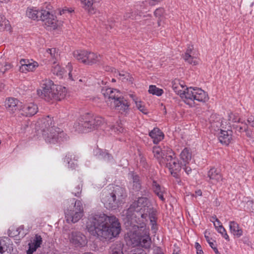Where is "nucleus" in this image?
Segmentation results:
<instances>
[{
	"mask_svg": "<svg viewBox=\"0 0 254 254\" xmlns=\"http://www.w3.org/2000/svg\"><path fill=\"white\" fill-rule=\"evenodd\" d=\"M101 93L104 96L106 103L111 106L115 103V101L118 100L122 97L119 90L111 88H103Z\"/></svg>",
	"mask_w": 254,
	"mask_h": 254,
	"instance_id": "nucleus-11",
	"label": "nucleus"
},
{
	"mask_svg": "<svg viewBox=\"0 0 254 254\" xmlns=\"http://www.w3.org/2000/svg\"><path fill=\"white\" fill-rule=\"evenodd\" d=\"M234 128H235L237 131H239V132H241L242 131H246L248 128V127L246 125H245L244 127L236 126H234Z\"/></svg>",
	"mask_w": 254,
	"mask_h": 254,
	"instance_id": "nucleus-51",
	"label": "nucleus"
},
{
	"mask_svg": "<svg viewBox=\"0 0 254 254\" xmlns=\"http://www.w3.org/2000/svg\"><path fill=\"white\" fill-rule=\"evenodd\" d=\"M86 228L91 235L105 239L116 237L121 231L119 219L114 215L108 216L104 213L90 215Z\"/></svg>",
	"mask_w": 254,
	"mask_h": 254,
	"instance_id": "nucleus-1",
	"label": "nucleus"
},
{
	"mask_svg": "<svg viewBox=\"0 0 254 254\" xmlns=\"http://www.w3.org/2000/svg\"><path fill=\"white\" fill-rule=\"evenodd\" d=\"M87 51L78 50L73 52L74 57L79 62L86 64V57Z\"/></svg>",
	"mask_w": 254,
	"mask_h": 254,
	"instance_id": "nucleus-35",
	"label": "nucleus"
},
{
	"mask_svg": "<svg viewBox=\"0 0 254 254\" xmlns=\"http://www.w3.org/2000/svg\"><path fill=\"white\" fill-rule=\"evenodd\" d=\"M86 57V64L91 65L96 63L100 60V56L96 54L87 51Z\"/></svg>",
	"mask_w": 254,
	"mask_h": 254,
	"instance_id": "nucleus-31",
	"label": "nucleus"
},
{
	"mask_svg": "<svg viewBox=\"0 0 254 254\" xmlns=\"http://www.w3.org/2000/svg\"><path fill=\"white\" fill-rule=\"evenodd\" d=\"M21 114L26 116L31 117L36 114L38 112L37 105L30 103L24 105L20 110Z\"/></svg>",
	"mask_w": 254,
	"mask_h": 254,
	"instance_id": "nucleus-17",
	"label": "nucleus"
},
{
	"mask_svg": "<svg viewBox=\"0 0 254 254\" xmlns=\"http://www.w3.org/2000/svg\"><path fill=\"white\" fill-rule=\"evenodd\" d=\"M80 1L83 5V8L87 10L90 14H93L95 13V9L92 6L94 0H80Z\"/></svg>",
	"mask_w": 254,
	"mask_h": 254,
	"instance_id": "nucleus-32",
	"label": "nucleus"
},
{
	"mask_svg": "<svg viewBox=\"0 0 254 254\" xmlns=\"http://www.w3.org/2000/svg\"><path fill=\"white\" fill-rule=\"evenodd\" d=\"M183 94L182 99L190 106L194 104V101L206 102L209 99L208 94L204 90L197 87L187 88L186 93Z\"/></svg>",
	"mask_w": 254,
	"mask_h": 254,
	"instance_id": "nucleus-7",
	"label": "nucleus"
},
{
	"mask_svg": "<svg viewBox=\"0 0 254 254\" xmlns=\"http://www.w3.org/2000/svg\"><path fill=\"white\" fill-rule=\"evenodd\" d=\"M51 71L54 74L59 76L61 78L64 73V69L61 66L57 64L56 62L54 61L53 62V65L52 66Z\"/></svg>",
	"mask_w": 254,
	"mask_h": 254,
	"instance_id": "nucleus-36",
	"label": "nucleus"
},
{
	"mask_svg": "<svg viewBox=\"0 0 254 254\" xmlns=\"http://www.w3.org/2000/svg\"><path fill=\"white\" fill-rule=\"evenodd\" d=\"M18 100L16 98L10 97L6 99L5 107L8 112L10 114H13L17 110Z\"/></svg>",
	"mask_w": 254,
	"mask_h": 254,
	"instance_id": "nucleus-24",
	"label": "nucleus"
},
{
	"mask_svg": "<svg viewBox=\"0 0 254 254\" xmlns=\"http://www.w3.org/2000/svg\"><path fill=\"white\" fill-rule=\"evenodd\" d=\"M195 193L197 195L201 196L202 195V192L200 190H197L195 191Z\"/></svg>",
	"mask_w": 254,
	"mask_h": 254,
	"instance_id": "nucleus-63",
	"label": "nucleus"
},
{
	"mask_svg": "<svg viewBox=\"0 0 254 254\" xmlns=\"http://www.w3.org/2000/svg\"><path fill=\"white\" fill-rule=\"evenodd\" d=\"M40 20L44 22V26L48 30H55L60 25V23L57 18L49 11L45 10Z\"/></svg>",
	"mask_w": 254,
	"mask_h": 254,
	"instance_id": "nucleus-12",
	"label": "nucleus"
},
{
	"mask_svg": "<svg viewBox=\"0 0 254 254\" xmlns=\"http://www.w3.org/2000/svg\"><path fill=\"white\" fill-rule=\"evenodd\" d=\"M152 189L153 192L156 195H157L159 199L163 202L165 201V199L164 197L165 189L163 187H161L155 180H152Z\"/></svg>",
	"mask_w": 254,
	"mask_h": 254,
	"instance_id": "nucleus-25",
	"label": "nucleus"
},
{
	"mask_svg": "<svg viewBox=\"0 0 254 254\" xmlns=\"http://www.w3.org/2000/svg\"><path fill=\"white\" fill-rule=\"evenodd\" d=\"M185 85H184V82L183 81H181L179 79H175L172 82V88L174 91L176 92L178 94L180 95V97L182 99L183 94L186 93V89L185 90H183L182 89L184 88Z\"/></svg>",
	"mask_w": 254,
	"mask_h": 254,
	"instance_id": "nucleus-26",
	"label": "nucleus"
},
{
	"mask_svg": "<svg viewBox=\"0 0 254 254\" xmlns=\"http://www.w3.org/2000/svg\"><path fill=\"white\" fill-rule=\"evenodd\" d=\"M20 63L21 64V66H23L27 64H28V63H30V62L28 60L22 59L20 60Z\"/></svg>",
	"mask_w": 254,
	"mask_h": 254,
	"instance_id": "nucleus-56",
	"label": "nucleus"
},
{
	"mask_svg": "<svg viewBox=\"0 0 254 254\" xmlns=\"http://www.w3.org/2000/svg\"><path fill=\"white\" fill-rule=\"evenodd\" d=\"M148 92L153 95L160 96L163 93V90L162 89L157 87L155 85H150Z\"/></svg>",
	"mask_w": 254,
	"mask_h": 254,
	"instance_id": "nucleus-42",
	"label": "nucleus"
},
{
	"mask_svg": "<svg viewBox=\"0 0 254 254\" xmlns=\"http://www.w3.org/2000/svg\"><path fill=\"white\" fill-rule=\"evenodd\" d=\"M110 190V192L113 195V197L122 204L123 200L127 196L125 189L119 186H115L113 187L112 190Z\"/></svg>",
	"mask_w": 254,
	"mask_h": 254,
	"instance_id": "nucleus-15",
	"label": "nucleus"
},
{
	"mask_svg": "<svg viewBox=\"0 0 254 254\" xmlns=\"http://www.w3.org/2000/svg\"><path fill=\"white\" fill-rule=\"evenodd\" d=\"M147 219L148 217L150 219V224L151 225V229H154L156 225V212L153 208L146 214Z\"/></svg>",
	"mask_w": 254,
	"mask_h": 254,
	"instance_id": "nucleus-39",
	"label": "nucleus"
},
{
	"mask_svg": "<svg viewBox=\"0 0 254 254\" xmlns=\"http://www.w3.org/2000/svg\"><path fill=\"white\" fill-rule=\"evenodd\" d=\"M195 248L196 249V251L202 249L200 245L197 242L195 243Z\"/></svg>",
	"mask_w": 254,
	"mask_h": 254,
	"instance_id": "nucleus-60",
	"label": "nucleus"
},
{
	"mask_svg": "<svg viewBox=\"0 0 254 254\" xmlns=\"http://www.w3.org/2000/svg\"><path fill=\"white\" fill-rule=\"evenodd\" d=\"M38 66V64L36 62L28 63L27 64L20 66L19 70L22 72H27L34 71Z\"/></svg>",
	"mask_w": 254,
	"mask_h": 254,
	"instance_id": "nucleus-33",
	"label": "nucleus"
},
{
	"mask_svg": "<svg viewBox=\"0 0 254 254\" xmlns=\"http://www.w3.org/2000/svg\"><path fill=\"white\" fill-rule=\"evenodd\" d=\"M167 147H164L163 150L159 146H156L153 147L152 152L154 156L161 165H163L166 161V150Z\"/></svg>",
	"mask_w": 254,
	"mask_h": 254,
	"instance_id": "nucleus-16",
	"label": "nucleus"
},
{
	"mask_svg": "<svg viewBox=\"0 0 254 254\" xmlns=\"http://www.w3.org/2000/svg\"><path fill=\"white\" fill-rule=\"evenodd\" d=\"M196 254H203V252L202 249L196 251Z\"/></svg>",
	"mask_w": 254,
	"mask_h": 254,
	"instance_id": "nucleus-64",
	"label": "nucleus"
},
{
	"mask_svg": "<svg viewBox=\"0 0 254 254\" xmlns=\"http://www.w3.org/2000/svg\"><path fill=\"white\" fill-rule=\"evenodd\" d=\"M132 254H147L146 253L142 250H138L135 253Z\"/></svg>",
	"mask_w": 254,
	"mask_h": 254,
	"instance_id": "nucleus-58",
	"label": "nucleus"
},
{
	"mask_svg": "<svg viewBox=\"0 0 254 254\" xmlns=\"http://www.w3.org/2000/svg\"><path fill=\"white\" fill-rule=\"evenodd\" d=\"M134 102L136 105V107L144 114H147L148 113L147 109L144 106L143 103L141 101L135 100Z\"/></svg>",
	"mask_w": 254,
	"mask_h": 254,
	"instance_id": "nucleus-44",
	"label": "nucleus"
},
{
	"mask_svg": "<svg viewBox=\"0 0 254 254\" xmlns=\"http://www.w3.org/2000/svg\"><path fill=\"white\" fill-rule=\"evenodd\" d=\"M141 188V184L138 175H132V189L135 191H139Z\"/></svg>",
	"mask_w": 254,
	"mask_h": 254,
	"instance_id": "nucleus-41",
	"label": "nucleus"
},
{
	"mask_svg": "<svg viewBox=\"0 0 254 254\" xmlns=\"http://www.w3.org/2000/svg\"><path fill=\"white\" fill-rule=\"evenodd\" d=\"M209 246L210 247L214 250L215 253L216 254H221L216 247L215 246V245L213 244V243H209Z\"/></svg>",
	"mask_w": 254,
	"mask_h": 254,
	"instance_id": "nucleus-53",
	"label": "nucleus"
},
{
	"mask_svg": "<svg viewBox=\"0 0 254 254\" xmlns=\"http://www.w3.org/2000/svg\"><path fill=\"white\" fill-rule=\"evenodd\" d=\"M166 151V161L163 165L169 169L171 175L177 179V182L179 184L181 180L179 179V173L181 170L182 166L172 149L167 147Z\"/></svg>",
	"mask_w": 254,
	"mask_h": 254,
	"instance_id": "nucleus-8",
	"label": "nucleus"
},
{
	"mask_svg": "<svg viewBox=\"0 0 254 254\" xmlns=\"http://www.w3.org/2000/svg\"><path fill=\"white\" fill-rule=\"evenodd\" d=\"M209 182L212 184H216L222 180V177L220 172L215 168H211L207 173Z\"/></svg>",
	"mask_w": 254,
	"mask_h": 254,
	"instance_id": "nucleus-21",
	"label": "nucleus"
},
{
	"mask_svg": "<svg viewBox=\"0 0 254 254\" xmlns=\"http://www.w3.org/2000/svg\"><path fill=\"white\" fill-rule=\"evenodd\" d=\"M78 157L73 153L69 152L66 154L64 158V162L67 164V166L71 169H75L77 166Z\"/></svg>",
	"mask_w": 254,
	"mask_h": 254,
	"instance_id": "nucleus-23",
	"label": "nucleus"
},
{
	"mask_svg": "<svg viewBox=\"0 0 254 254\" xmlns=\"http://www.w3.org/2000/svg\"><path fill=\"white\" fill-rule=\"evenodd\" d=\"M38 95L47 102H55L64 99L66 94L64 87L55 84L51 80L43 81L41 88L37 89Z\"/></svg>",
	"mask_w": 254,
	"mask_h": 254,
	"instance_id": "nucleus-4",
	"label": "nucleus"
},
{
	"mask_svg": "<svg viewBox=\"0 0 254 254\" xmlns=\"http://www.w3.org/2000/svg\"><path fill=\"white\" fill-rule=\"evenodd\" d=\"M47 57L50 56V58L53 60H57L59 56L58 52L56 48L48 49L46 50Z\"/></svg>",
	"mask_w": 254,
	"mask_h": 254,
	"instance_id": "nucleus-43",
	"label": "nucleus"
},
{
	"mask_svg": "<svg viewBox=\"0 0 254 254\" xmlns=\"http://www.w3.org/2000/svg\"><path fill=\"white\" fill-rule=\"evenodd\" d=\"M44 11H45V10H38L35 7H28L26 11V14L27 17L33 20H40L43 16V14H44Z\"/></svg>",
	"mask_w": 254,
	"mask_h": 254,
	"instance_id": "nucleus-18",
	"label": "nucleus"
},
{
	"mask_svg": "<svg viewBox=\"0 0 254 254\" xmlns=\"http://www.w3.org/2000/svg\"><path fill=\"white\" fill-rule=\"evenodd\" d=\"M215 218V222H213L214 223H215L217 226H222L220 221L217 219V217H214Z\"/></svg>",
	"mask_w": 254,
	"mask_h": 254,
	"instance_id": "nucleus-59",
	"label": "nucleus"
},
{
	"mask_svg": "<svg viewBox=\"0 0 254 254\" xmlns=\"http://www.w3.org/2000/svg\"><path fill=\"white\" fill-rule=\"evenodd\" d=\"M104 119L100 117H94L91 114L81 116L74 123L73 128L78 133L87 132L100 127Z\"/></svg>",
	"mask_w": 254,
	"mask_h": 254,
	"instance_id": "nucleus-5",
	"label": "nucleus"
},
{
	"mask_svg": "<svg viewBox=\"0 0 254 254\" xmlns=\"http://www.w3.org/2000/svg\"><path fill=\"white\" fill-rule=\"evenodd\" d=\"M193 50V46L189 45L183 57L185 62L195 65L198 64V61L196 57L191 55Z\"/></svg>",
	"mask_w": 254,
	"mask_h": 254,
	"instance_id": "nucleus-20",
	"label": "nucleus"
},
{
	"mask_svg": "<svg viewBox=\"0 0 254 254\" xmlns=\"http://www.w3.org/2000/svg\"><path fill=\"white\" fill-rule=\"evenodd\" d=\"M153 209L150 202L146 197H140L135 200L130 205L128 210L130 212L135 211V217H138L136 220L137 224L146 223L147 213Z\"/></svg>",
	"mask_w": 254,
	"mask_h": 254,
	"instance_id": "nucleus-6",
	"label": "nucleus"
},
{
	"mask_svg": "<svg viewBox=\"0 0 254 254\" xmlns=\"http://www.w3.org/2000/svg\"><path fill=\"white\" fill-rule=\"evenodd\" d=\"M248 121L250 123H251L252 124V126L254 127V117L253 118H249L248 120Z\"/></svg>",
	"mask_w": 254,
	"mask_h": 254,
	"instance_id": "nucleus-62",
	"label": "nucleus"
},
{
	"mask_svg": "<svg viewBox=\"0 0 254 254\" xmlns=\"http://www.w3.org/2000/svg\"><path fill=\"white\" fill-rule=\"evenodd\" d=\"M111 129L112 131H114V132L117 133L122 132L124 130L123 127L120 125H118L116 127H111Z\"/></svg>",
	"mask_w": 254,
	"mask_h": 254,
	"instance_id": "nucleus-49",
	"label": "nucleus"
},
{
	"mask_svg": "<svg viewBox=\"0 0 254 254\" xmlns=\"http://www.w3.org/2000/svg\"><path fill=\"white\" fill-rule=\"evenodd\" d=\"M94 153L99 159H103L105 161L109 162L113 160V156L106 150H102L97 148L94 151Z\"/></svg>",
	"mask_w": 254,
	"mask_h": 254,
	"instance_id": "nucleus-27",
	"label": "nucleus"
},
{
	"mask_svg": "<svg viewBox=\"0 0 254 254\" xmlns=\"http://www.w3.org/2000/svg\"><path fill=\"white\" fill-rule=\"evenodd\" d=\"M210 124H211V127L212 128H214L215 126H216L217 127H219V126L221 125V123L219 122H212L211 121H210Z\"/></svg>",
	"mask_w": 254,
	"mask_h": 254,
	"instance_id": "nucleus-55",
	"label": "nucleus"
},
{
	"mask_svg": "<svg viewBox=\"0 0 254 254\" xmlns=\"http://www.w3.org/2000/svg\"><path fill=\"white\" fill-rule=\"evenodd\" d=\"M40 125L42 137L48 143H61L69 138L62 129L54 126L53 120L49 117L42 119Z\"/></svg>",
	"mask_w": 254,
	"mask_h": 254,
	"instance_id": "nucleus-2",
	"label": "nucleus"
},
{
	"mask_svg": "<svg viewBox=\"0 0 254 254\" xmlns=\"http://www.w3.org/2000/svg\"><path fill=\"white\" fill-rule=\"evenodd\" d=\"M226 240L229 241L230 240L228 235L227 234L226 231L223 233V235H222Z\"/></svg>",
	"mask_w": 254,
	"mask_h": 254,
	"instance_id": "nucleus-61",
	"label": "nucleus"
},
{
	"mask_svg": "<svg viewBox=\"0 0 254 254\" xmlns=\"http://www.w3.org/2000/svg\"><path fill=\"white\" fill-rule=\"evenodd\" d=\"M42 243V238L38 234H36L31 243H29V249L27 251V254H33V253L39 248Z\"/></svg>",
	"mask_w": 254,
	"mask_h": 254,
	"instance_id": "nucleus-22",
	"label": "nucleus"
},
{
	"mask_svg": "<svg viewBox=\"0 0 254 254\" xmlns=\"http://www.w3.org/2000/svg\"><path fill=\"white\" fill-rule=\"evenodd\" d=\"M83 208L80 200L74 201V205L69 207L65 211V215L67 222L76 223L83 216Z\"/></svg>",
	"mask_w": 254,
	"mask_h": 254,
	"instance_id": "nucleus-9",
	"label": "nucleus"
},
{
	"mask_svg": "<svg viewBox=\"0 0 254 254\" xmlns=\"http://www.w3.org/2000/svg\"><path fill=\"white\" fill-rule=\"evenodd\" d=\"M11 27L8 20H6L2 14L0 13V31L6 30H10Z\"/></svg>",
	"mask_w": 254,
	"mask_h": 254,
	"instance_id": "nucleus-38",
	"label": "nucleus"
},
{
	"mask_svg": "<svg viewBox=\"0 0 254 254\" xmlns=\"http://www.w3.org/2000/svg\"><path fill=\"white\" fill-rule=\"evenodd\" d=\"M164 12V8L160 7L156 9L154 12V15L157 17H160L162 16Z\"/></svg>",
	"mask_w": 254,
	"mask_h": 254,
	"instance_id": "nucleus-48",
	"label": "nucleus"
},
{
	"mask_svg": "<svg viewBox=\"0 0 254 254\" xmlns=\"http://www.w3.org/2000/svg\"><path fill=\"white\" fill-rule=\"evenodd\" d=\"M12 65L9 63H5L4 65L0 64V76L4 74V73L9 69L11 68Z\"/></svg>",
	"mask_w": 254,
	"mask_h": 254,
	"instance_id": "nucleus-45",
	"label": "nucleus"
},
{
	"mask_svg": "<svg viewBox=\"0 0 254 254\" xmlns=\"http://www.w3.org/2000/svg\"><path fill=\"white\" fill-rule=\"evenodd\" d=\"M110 254H123L122 246L120 243H115L110 248Z\"/></svg>",
	"mask_w": 254,
	"mask_h": 254,
	"instance_id": "nucleus-40",
	"label": "nucleus"
},
{
	"mask_svg": "<svg viewBox=\"0 0 254 254\" xmlns=\"http://www.w3.org/2000/svg\"><path fill=\"white\" fill-rule=\"evenodd\" d=\"M134 225L132 230L127 233V241H129L133 247L140 246L149 249L151 245L149 229L146 227V223L137 224Z\"/></svg>",
	"mask_w": 254,
	"mask_h": 254,
	"instance_id": "nucleus-3",
	"label": "nucleus"
},
{
	"mask_svg": "<svg viewBox=\"0 0 254 254\" xmlns=\"http://www.w3.org/2000/svg\"><path fill=\"white\" fill-rule=\"evenodd\" d=\"M151 16L150 14H148L147 15H142L141 13L140 12H139L138 11H135L134 12H127L124 15V18L125 19H127L128 18H131L132 19H134L136 20H139V17H150Z\"/></svg>",
	"mask_w": 254,
	"mask_h": 254,
	"instance_id": "nucleus-34",
	"label": "nucleus"
},
{
	"mask_svg": "<svg viewBox=\"0 0 254 254\" xmlns=\"http://www.w3.org/2000/svg\"><path fill=\"white\" fill-rule=\"evenodd\" d=\"M183 169L187 174H189L191 172V168L187 166V163H185L184 167L183 168Z\"/></svg>",
	"mask_w": 254,
	"mask_h": 254,
	"instance_id": "nucleus-54",
	"label": "nucleus"
},
{
	"mask_svg": "<svg viewBox=\"0 0 254 254\" xmlns=\"http://www.w3.org/2000/svg\"><path fill=\"white\" fill-rule=\"evenodd\" d=\"M149 135L153 139V141L155 144H157L164 138L163 132L158 128H154L149 132Z\"/></svg>",
	"mask_w": 254,
	"mask_h": 254,
	"instance_id": "nucleus-29",
	"label": "nucleus"
},
{
	"mask_svg": "<svg viewBox=\"0 0 254 254\" xmlns=\"http://www.w3.org/2000/svg\"><path fill=\"white\" fill-rule=\"evenodd\" d=\"M112 106L121 114H126L129 110V104L126 99L121 97L118 100L115 101Z\"/></svg>",
	"mask_w": 254,
	"mask_h": 254,
	"instance_id": "nucleus-14",
	"label": "nucleus"
},
{
	"mask_svg": "<svg viewBox=\"0 0 254 254\" xmlns=\"http://www.w3.org/2000/svg\"><path fill=\"white\" fill-rule=\"evenodd\" d=\"M230 232L237 238L240 237L243 235V230L240 228L239 224L235 221H230L229 223Z\"/></svg>",
	"mask_w": 254,
	"mask_h": 254,
	"instance_id": "nucleus-30",
	"label": "nucleus"
},
{
	"mask_svg": "<svg viewBox=\"0 0 254 254\" xmlns=\"http://www.w3.org/2000/svg\"><path fill=\"white\" fill-rule=\"evenodd\" d=\"M214 225L218 233L223 235V233L225 232L226 230L223 226H217L215 223H214Z\"/></svg>",
	"mask_w": 254,
	"mask_h": 254,
	"instance_id": "nucleus-50",
	"label": "nucleus"
},
{
	"mask_svg": "<svg viewBox=\"0 0 254 254\" xmlns=\"http://www.w3.org/2000/svg\"><path fill=\"white\" fill-rule=\"evenodd\" d=\"M82 191V185L78 184L73 188L71 191L72 193L75 196L80 197Z\"/></svg>",
	"mask_w": 254,
	"mask_h": 254,
	"instance_id": "nucleus-46",
	"label": "nucleus"
},
{
	"mask_svg": "<svg viewBox=\"0 0 254 254\" xmlns=\"http://www.w3.org/2000/svg\"><path fill=\"white\" fill-rule=\"evenodd\" d=\"M181 159L185 163H188L191 158V153L188 148H185L180 154Z\"/></svg>",
	"mask_w": 254,
	"mask_h": 254,
	"instance_id": "nucleus-37",
	"label": "nucleus"
},
{
	"mask_svg": "<svg viewBox=\"0 0 254 254\" xmlns=\"http://www.w3.org/2000/svg\"><path fill=\"white\" fill-rule=\"evenodd\" d=\"M12 248V244L9 238H5L0 240V254H3L5 252H9Z\"/></svg>",
	"mask_w": 254,
	"mask_h": 254,
	"instance_id": "nucleus-28",
	"label": "nucleus"
},
{
	"mask_svg": "<svg viewBox=\"0 0 254 254\" xmlns=\"http://www.w3.org/2000/svg\"><path fill=\"white\" fill-rule=\"evenodd\" d=\"M154 254H164L162 249L159 247H156L154 249Z\"/></svg>",
	"mask_w": 254,
	"mask_h": 254,
	"instance_id": "nucleus-52",
	"label": "nucleus"
},
{
	"mask_svg": "<svg viewBox=\"0 0 254 254\" xmlns=\"http://www.w3.org/2000/svg\"><path fill=\"white\" fill-rule=\"evenodd\" d=\"M69 241L75 247H81L84 246L86 242V237L79 232H72L69 237Z\"/></svg>",
	"mask_w": 254,
	"mask_h": 254,
	"instance_id": "nucleus-13",
	"label": "nucleus"
},
{
	"mask_svg": "<svg viewBox=\"0 0 254 254\" xmlns=\"http://www.w3.org/2000/svg\"><path fill=\"white\" fill-rule=\"evenodd\" d=\"M232 131L231 130H220L218 133V139L220 142L224 145H228L232 140Z\"/></svg>",
	"mask_w": 254,
	"mask_h": 254,
	"instance_id": "nucleus-19",
	"label": "nucleus"
},
{
	"mask_svg": "<svg viewBox=\"0 0 254 254\" xmlns=\"http://www.w3.org/2000/svg\"><path fill=\"white\" fill-rule=\"evenodd\" d=\"M102 201L109 209H116L121 204L111 194L110 190H104L102 195Z\"/></svg>",
	"mask_w": 254,
	"mask_h": 254,
	"instance_id": "nucleus-10",
	"label": "nucleus"
},
{
	"mask_svg": "<svg viewBox=\"0 0 254 254\" xmlns=\"http://www.w3.org/2000/svg\"><path fill=\"white\" fill-rule=\"evenodd\" d=\"M228 120L233 123H238L240 122V118L238 117L237 114L231 113L229 114Z\"/></svg>",
	"mask_w": 254,
	"mask_h": 254,
	"instance_id": "nucleus-47",
	"label": "nucleus"
},
{
	"mask_svg": "<svg viewBox=\"0 0 254 254\" xmlns=\"http://www.w3.org/2000/svg\"><path fill=\"white\" fill-rule=\"evenodd\" d=\"M24 226L23 225H21L20 226H19L17 229V233L16 234H15L16 235H19L20 233H21V232L23 230H24Z\"/></svg>",
	"mask_w": 254,
	"mask_h": 254,
	"instance_id": "nucleus-57",
	"label": "nucleus"
}]
</instances>
